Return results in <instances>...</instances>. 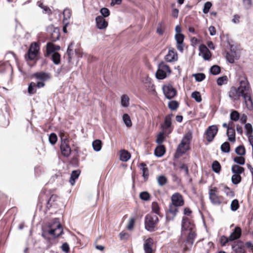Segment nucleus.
Masks as SVG:
<instances>
[{
  "label": "nucleus",
  "instance_id": "nucleus-1",
  "mask_svg": "<svg viewBox=\"0 0 253 253\" xmlns=\"http://www.w3.org/2000/svg\"><path fill=\"white\" fill-rule=\"evenodd\" d=\"M181 229L182 234H188L184 248L185 251H187L192 247L196 237L195 225L188 218L183 217L181 223Z\"/></svg>",
  "mask_w": 253,
  "mask_h": 253
},
{
  "label": "nucleus",
  "instance_id": "nucleus-2",
  "mask_svg": "<svg viewBox=\"0 0 253 253\" xmlns=\"http://www.w3.org/2000/svg\"><path fill=\"white\" fill-rule=\"evenodd\" d=\"M250 87L247 79L243 78L240 81V85L238 87L232 86L229 92V97L234 101H238L241 96L243 98L245 95L249 94L247 91Z\"/></svg>",
  "mask_w": 253,
  "mask_h": 253
},
{
  "label": "nucleus",
  "instance_id": "nucleus-3",
  "mask_svg": "<svg viewBox=\"0 0 253 253\" xmlns=\"http://www.w3.org/2000/svg\"><path fill=\"white\" fill-rule=\"evenodd\" d=\"M63 232L62 226L59 223L58 219L55 218L53 223L50 226V229L47 231H44L42 233V236L45 239H49L48 235L52 237H57Z\"/></svg>",
  "mask_w": 253,
  "mask_h": 253
},
{
  "label": "nucleus",
  "instance_id": "nucleus-4",
  "mask_svg": "<svg viewBox=\"0 0 253 253\" xmlns=\"http://www.w3.org/2000/svg\"><path fill=\"white\" fill-rule=\"evenodd\" d=\"M192 138V133L189 131L183 136L181 143L178 145L176 151V154H184L189 149V144Z\"/></svg>",
  "mask_w": 253,
  "mask_h": 253
},
{
  "label": "nucleus",
  "instance_id": "nucleus-5",
  "mask_svg": "<svg viewBox=\"0 0 253 253\" xmlns=\"http://www.w3.org/2000/svg\"><path fill=\"white\" fill-rule=\"evenodd\" d=\"M159 219L156 215L148 214L145 217V228L150 232L154 231V229L158 223Z\"/></svg>",
  "mask_w": 253,
  "mask_h": 253
},
{
  "label": "nucleus",
  "instance_id": "nucleus-6",
  "mask_svg": "<svg viewBox=\"0 0 253 253\" xmlns=\"http://www.w3.org/2000/svg\"><path fill=\"white\" fill-rule=\"evenodd\" d=\"M171 73V70L169 67L164 62H161L158 65V70L156 73V76L159 80H163L166 78Z\"/></svg>",
  "mask_w": 253,
  "mask_h": 253
},
{
  "label": "nucleus",
  "instance_id": "nucleus-7",
  "mask_svg": "<svg viewBox=\"0 0 253 253\" xmlns=\"http://www.w3.org/2000/svg\"><path fill=\"white\" fill-rule=\"evenodd\" d=\"M209 198L211 203L214 205H219L222 203V197L218 195V189L214 187L209 189Z\"/></svg>",
  "mask_w": 253,
  "mask_h": 253
},
{
  "label": "nucleus",
  "instance_id": "nucleus-8",
  "mask_svg": "<svg viewBox=\"0 0 253 253\" xmlns=\"http://www.w3.org/2000/svg\"><path fill=\"white\" fill-rule=\"evenodd\" d=\"M217 132L218 127L216 125H212L209 126L205 132L207 140L208 142L212 141Z\"/></svg>",
  "mask_w": 253,
  "mask_h": 253
},
{
  "label": "nucleus",
  "instance_id": "nucleus-9",
  "mask_svg": "<svg viewBox=\"0 0 253 253\" xmlns=\"http://www.w3.org/2000/svg\"><path fill=\"white\" fill-rule=\"evenodd\" d=\"M39 46L37 43L33 42L31 44L29 49L28 54L30 60H32L36 58L39 53Z\"/></svg>",
  "mask_w": 253,
  "mask_h": 253
},
{
  "label": "nucleus",
  "instance_id": "nucleus-10",
  "mask_svg": "<svg viewBox=\"0 0 253 253\" xmlns=\"http://www.w3.org/2000/svg\"><path fill=\"white\" fill-rule=\"evenodd\" d=\"M164 59L168 62H176L178 60V55L175 50L173 48H169Z\"/></svg>",
  "mask_w": 253,
  "mask_h": 253
},
{
  "label": "nucleus",
  "instance_id": "nucleus-11",
  "mask_svg": "<svg viewBox=\"0 0 253 253\" xmlns=\"http://www.w3.org/2000/svg\"><path fill=\"white\" fill-rule=\"evenodd\" d=\"M163 89L164 93L168 99H171L176 95V91L171 84L164 85Z\"/></svg>",
  "mask_w": 253,
  "mask_h": 253
},
{
  "label": "nucleus",
  "instance_id": "nucleus-12",
  "mask_svg": "<svg viewBox=\"0 0 253 253\" xmlns=\"http://www.w3.org/2000/svg\"><path fill=\"white\" fill-rule=\"evenodd\" d=\"M171 204L178 207L183 206L184 203L183 197L179 193L173 194L171 197Z\"/></svg>",
  "mask_w": 253,
  "mask_h": 253
},
{
  "label": "nucleus",
  "instance_id": "nucleus-13",
  "mask_svg": "<svg viewBox=\"0 0 253 253\" xmlns=\"http://www.w3.org/2000/svg\"><path fill=\"white\" fill-rule=\"evenodd\" d=\"M178 206L173 205L172 204L169 205L168 212L166 216L167 221H170L174 218L178 212Z\"/></svg>",
  "mask_w": 253,
  "mask_h": 253
},
{
  "label": "nucleus",
  "instance_id": "nucleus-14",
  "mask_svg": "<svg viewBox=\"0 0 253 253\" xmlns=\"http://www.w3.org/2000/svg\"><path fill=\"white\" fill-rule=\"evenodd\" d=\"M96 25L98 29L102 30L106 29L108 26V22L101 16H98L95 18Z\"/></svg>",
  "mask_w": 253,
  "mask_h": 253
},
{
  "label": "nucleus",
  "instance_id": "nucleus-15",
  "mask_svg": "<svg viewBox=\"0 0 253 253\" xmlns=\"http://www.w3.org/2000/svg\"><path fill=\"white\" fill-rule=\"evenodd\" d=\"M60 49V47L58 45L53 44V43L49 42L46 44V53L45 56L47 57L52 53H54L55 51L59 50Z\"/></svg>",
  "mask_w": 253,
  "mask_h": 253
},
{
  "label": "nucleus",
  "instance_id": "nucleus-16",
  "mask_svg": "<svg viewBox=\"0 0 253 253\" xmlns=\"http://www.w3.org/2000/svg\"><path fill=\"white\" fill-rule=\"evenodd\" d=\"M199 50L202 54L203 58L205 60H209L211 58V54L210 50L205 45H201L199 46Z\"/></svg>",
  "mask_w": 253,
  "mask_h": 253
},
{
  "label": "nucleus",
  "instance_id": "nucleus-17",
  "mask_svg": "<svg viewBox=\"0 0 253 253\" xmlns=\"http://www.w3.org/2000/svg\"><path fill=\"white\" fill-rule=\"evenodd\" d=\"M33 77L36 80L42 82H45L50 78L49 73L42 72L36 73L33 75Z\"/></svg>",
  "mask_w": 253,
  "mask_h": 253
},
{
  "label": "nucleus",
  "instance_id": "nucleus-18",
  "mask_svg": "<svg viewBox=\"0 0 253 253\" xmlns=\"http://www.w3.org/2000/svg\"><path fill=\"white\" fill-rule=\"evenodd\" d=\"M247 92L249 94L246 96L245 95L243 98L247 108L249 110H252L253 108V102L251 98L252 91L251 87L249 88Z\"/></svg>",
  "mask_w": 253,
  "mask_h": 253
},
{
  "label": "nucleus",
  "instance_id": "nucleus-19",
  "mask_svg": "<svg viewBox=\"0 0 253 253\" xmlns=\"http://www.w3.org/2000/svg\"><path fill=\"white\" fill-rule=\"evenodd\" d=\"M60 150L61 154L65 157H68L71 153L69 143H61Z\"/></svg>",
  "mask_w": 253,
  "mask_h": 253
},
{
  "label": "nucleus",
  "instance_id": "nucleus-20",
  "mask_svg": "<svg viewBox=\"0 0 253 253\" xmlns=\"http://www.w3.org/2000/svg\"><path fill=\"white\" fill-rule=\"evenodd\" d=\"M153 243V240L151 238H149L145 241L143 248L145 253H152V247Z\"/></svg>",
  "mask_w": 253,
  "mask_h": 253
},
{
  "label": "nucleus",
  "instance_id": "nucleus-21",
  "mask_svg": "<svg viewBox=\"0 0 253 253\" xmlns=\"http://www.w3.org/2000/svg\"><path fill=\"white\" fill-rule=\"evenodd\" d=\"M241 229L239 227H236L229 237V241H234L239 238L241 235Z\"/></svg>",
  "mask_w": 253,
  "mask_h": 253
},
{
  "label": "nucleus",
  "instance_id": "nucleus-22",
  "mask_svg": "<svg viewBox=\"0 0 253 253\" xmlns=\"http://www.w3.org/2000/svg\"><path fill=\"white\" fill-rule=\"evenodd\" d=\"M226 133L228 137V140L234 142L235 141V132L234 128L232 126L228 127Z\"/></svg>",
  "mask_w": 253,
  "mask_h": 253
},
{
  "label": "nucleus",
  "instance_id": "nucleus-23",
  "mask_svg": "<svg viewBox=\"0 0 253 253\" xmlns=\"http://www.w3.org/2000/svg\"><path fill=\"white\" fill-rule=\"evenodd\" d=\"M130 153L125 150L121 151L120 159L123 162H127L130 158Z\"/></svg>",
  "mask_w": 253,
  "mask_h": 253
},
{
  "label": "nucleus",
  "instance_id": "nucleus-24",
  "mask_svg": "<svg viewBox=\"0 0 253 253\" xmlns=\"http://www.w3.org/2000/svg\"><path fill=\"white\" fill-rule=\"evenodd\" d=\"M74 43L71 42L68 47L66 54L68 56V61L69 62H70L72 60L73 55L74 53V50L73 48Z\"/></svg>",
  "mask_w": 253,
  "mask_h": 253
},
{
  "label": "nucleus",
  "instance_id": "nucleus-25",
  "mask_svg": "<svg viewBox=\"0 0 253 253\" xmlns=\"http://www.w3.org/2000/svg\"><path fill=\"white\" fill-rule=\"evenodd\" d=\"M80 171L79 170H73L71 174L69 182L72 185H73L75 183V180L77 179L80 174Z\"/></svg>",
  "mask_w": 253,
  "mask_h": 253
},
{
  "label": "nucleus",
  "instance_id": "nucleus-26",
  "mask_svg": "<svg viewBox=\"0 0 253 253\" xmlns=\"http://www.w3.org/2000/svg\"><path fill=\"white\" fill-rule=\"evenodd\" d=\"M59 136L61 138V143H69V136L64 130H60Z\"/></svg>",
  "mask_w": 253,
  "mask_h": 253
},
{
  "label": "nucleus",
  "instance_id": "nucleus-27",
  "mask_svg": "<svg viewBox=\"0 0 253 253\" xmlns=\"http://www.w3.org/2000/svg\"><path fill=\"white\" fill-rule=\"evenodd\" d=\"M64 18L63 22L66 25L68 24L67 22L68 20L69 19L71 16V11L70 9L66 8L64 10L63 12Z\"/></svg>",
  "mask_w": 253,
  "mask_h": 253
},
{
  "label": "nucleus",
  "instance_id": "nucleus-28",
  "mask_svg": "<svg viewBox=\"0 0 253 253\" xmlns=\"http://www.w3.org/2000/svg\"><path fill=\"white\" fill-rule=\"evenodd\" d=\"M165 153V148L164 146L160 145L158 146L155 150V154L156 156L161 157Z\"/></svg>",
  "mask_w": 253,
  "mask_h": 253
},
{
  "label": "nucleus",
  "instance_id": "nucleus-29",
  "mask_svg": "<svg viewBox=\"0 0 253 253\" xmlns=\"http://www.w3.org/2000/svg\"><path fill=\"white\" fill-rule=\"evenodd\" d=\"M231 170L233 173L237 174H240L244 171V169L237 165H234L232 167Z\"/></svg>",
  "mask_w": 253,
  "mask_h": 253
},
{
  "label": "nucleus",
  "instance_id": "nucleus-30",
  "mask_svg": "<svg viewBox=\"0 0 253 253\" xmlns=\"http://www.w3.org/2000/svg\"><path fill=\"white\" fill-rule=\"evenodd\" d=\"M121 105L123 107H127L129 105V98L126 94H123L121 96Z\"/></svg>",
  "mask_w": 253,
  "mask_h": 253
},
{
  "label": "nucleus",
  "instance_id": "nucleus-31",
  "mask_svg": "<svg viewBox=\"0 0 253 253\" xmlns=\"http://www.w3.org/2000/svg\"><path fill=\"white\" fill-rule=\"evenodd\" d=\"M92 145L94 150L95 151H99L101 149L102 142L99 139H96L93 141Z\"/></svg>",
  "mask_w": 253,
  "mask_h": 253
},
{
  "label": "nucleus",
  "instance_id": "nucleus-32",
  "mask_svg": "<svg viewBox=\"0 0 253 253\" xmlns=\"http://www.w3.org/2000/svg\"><path fill=\"white\" fill-rule=\"evenodd\" d=\"M171 124V118L170 115L167 116L165 119L164 125L163 126L164 129L169 128Z\"/></svg>",
  "mask_w": 253,
  "mask_h": 253
},
{
  "label": "nucleus",
  "instance_id": "nucleus-33",
  "mask_svg": "<svg viewBox=\"0 0 253 253\" xmlns=\"http://www.w3.org/2000/svg\"><path fill=\"white\" fill-rule=\"evenodd\" d=\"M212 169L214 172L217 173H219L221 170V166L218 161H213L212 164Z\"/></svg>",
  "mask_w": 253,
  "mask_h": 253
},
{
  "label": "nucleus",
  "instance_id": "nucleus-34",
  "mask_svg": "<svg viewBox=\"0 0 253 253\" xmlns=\"http://www.w3.org/2000/svg\"><path fill=\"white\" fill-rule=\"evenodd\" d=\"M226 57L228 62L231 63H234L235 60L237 59L235 52H233L227 53Z\"/></svg>",
  "mask_w": 253,
  "mask_h": 253
},
{
  "label": "nucleus",
  "instance_id": "nucleus-35",
  "mask_svg": "<svg viewBox=\"0 0 253 253\" xmlns=\"http://www.w3.org/2000/svg\"><path fill=\"white\" fill-rule=\"evenodd\" d=\"M123 119L124 123L127 127H130L132 126V123L128 115L125 114L123 115Z\"/></svg>",
  "mask_w": 253,
  "mask_h": 253
},
{
  "label": "nucleus",
  "instance_id": "nucleus-36",
  "mask_svg": "<svg viewBox=\"0 0 253 253\" xmlns=\"http://www.w3.org/2000/svg\"><path fill=\"white\" fill-rule=\"evenodd\" d=\"M230 118L232 121L236 122L240 119V114L237 111L233 110L230 113Z\"/></svg>",
  "mask_w": 253,
  "mask_h": 253
},
{
  "label": "nucleus",
  "instance_id": "nucleus-37",
  "mask_svg": "<svg viewBox=\"0 0 253 253\" xmlns=\"http://www.w3.org/2000/svg\"><path fill=\"white\" fill-rule=\"evenodd\" d=\"M52 60L55 64L58 65L60 62V55L58 52H54L52 55Z\"/></svg>",
  "mask_w": 253,
  "mask_h": 253
},
{
  "label": "nucleus",
  "instance_id": "nucleus-38",
  "mask_svg": "<svg viewBox=\"0 0 253 253\" xmlns=\"http://www.w3.org/2000/svg\"><path fill=\"white\" fill-rule=\"evenodd\" d=\"M228 81L227 77L226 76H224L218 78L217 79V84L218 85H222L224 84H226Z\"/></svg>",
  "mask_w": 253,
  "mask_h": 253
},
{
  "label": "nucleus",
  "instance_id": "nucleus-39",
  "mask_svg": "<svg viewBox=\"0 0 253 253\" xmlns=\"http://www.w3.org/2000/svg\"><path fill=\"white\" fill-rule=\"evenodd\" d=\"M36 84L34 82H31L29 85L28 91L30 94H34L36 93Z\"/></svg>",
  "mask_w": 253,
  "mask_h": 253
},
{
  "label": "nucleus",
  "instance_id": "nucleus-40",
  "mask_svg": "<svg viewBox=\"0 0 253 253\" xmlns=\"http://www.w3.org/2000/svg\"><path fill=\"white\" fill-rule=\"evenodd\" d=\"M235 152L239 155H244L246 153V150L244 146L242 145L238 146L235 149Z\"/></svg>",
  "mask_w": 253,
  "mask_h": 253
},
{
  "label": "nucleus",
  "instance_id": "nucleus-41",
  "mask_svg": "<svg viewBox=\"0 0 253 253\" xmlns=\"http://www.w3.org/2000/svg\"><path fill=\"white\" fill-rule=\"evenodd\" d=\"M157 181L159 185L163 186L167 182V179L164 175L159 176L157 178Z\"/></svg>",
  "mask_w": 253,
  "mask_h": 253
},
{
  "label": "nucleus",
  "instance_id": "nucleus-42",
  "mask_svg": "<svg viewBox=\"0 0 253 253\" xmlns=\"http://www.w3.org/2000/svg\"><path fill=\"white\" fill-rule=\"evenodd\" d=\"M211 73L213 75H216L220 73V68L217 65H213L210 69Z\"/></svg>",
  "mask_w": 253,
  "mask_h": 253
},
{
  "label": "nucleus",
  "instance_id": "nucleus-43",
  "mask_svg": "<svg viewBox=\"0 0 253 253\" xmlns=\"http://www.w3.org/2000/svg\"><path fill=\"white\" fill-rule=\"evenodd\" d=\"M178 103L176 101H170L168 103L169 108L171 110H175L178 107Z\"/></svg>",
  "mask_w": 253,
  "mask_h": 253
},
{
  "label": "nucleus",
  "instance_id": "nucleus-44",
  "mask_svg": "<svg viewBox=\"0 0 253 253\" xmlns=\"http://www.w3.org/2000/svg\"><path fill=\"white\" fill-rule=\"evenodd\" d=\"M192 98H194L197 102H200L202 101V98L200 93L198 91H194L191 94Z\"/></svg>",
  "mask_w": 253,
  "mask_h": 253
},
{
  "label": "nucleus",
  "instance_id": "nucleus-45",
  "mask_svg": "<svg viewBox=\"0 0 253 253\" xmlns=\"http://www.w3.org/2000/svg\"><path fill=\"white\" fill-rule=\"evenodd\" d=\"M140 198L144 201H148L150 199V194L146 191L142 192L139 194Z\"/></svg>",
  "mask_w": 253,
  "mask_h": 253
},
{
  "label": "nucleus",
  "instance_id": "nucleus-46",
  "mask_svg": "<svg viewBox=\"0 0 253 253\" xmlns=\"http://www.w3.org/2000/svg\"><path fill=\"white\" fill-rule=\"evenodd\" d=\"M234 161L237 164L243 165L245 163V159L242 156H237L234 158Z\"/></svg>",
  "mask_w": 253,
  "mask_h": 253
},
{
  "label": "nucleus",
  "instance_id": "nucleus-47",
  "mask_svg": "<svg viewBox=\"0 0 253 253\" xmlns=\"http://www.w3.org/2000/svg\"><path fill=\"white\" fill-rule=\"evenodd\" d=\"M221 150L224 153H228L230 151V144L227 142H224L221 146Z\"/></svg>",
  "mask_w": 253,
  "mask_h": 253
},
{
  "label": "nucleus",
  "instance_id": "nucleus-48",
  "mask_svg": "<svg viewBox=\"0 0 253 253\" xmlns=\"http://www.w3.org/2000/svg\"><path fill=\"white\" fill-rule=\"evenodd\" d=\"M230 207L231 210L232 211H235L237 210V209L239 207L238 201L237 199H234V200H233L231 202Z\"/></svg>",
  "mask_w": 253,
  "mask_h": 253
},
{
  "label": "nucleus",
  "instance_id": "nucleus-49",
  "mask_svg": "<svg viewBox=\"0 0 253 253\" xmlns=\"http://www.w3.org/2000/svg\"><path fill=\"white\" fill-rule=\"evenodd\" d=\"M232 181L235 184H237L241 181V177L240 174H234L232 176Z\"/></svg>",
  "mask_w": 253,
  "mask_h": 253
},
{
  "label": "nucleus",
  "instance_id": "nucleus-50",
  "mask_svg": "<svg viewBox=\"0 0 253 253\" xmlns=\"http://www.w3.org/2000/svg\"><path fill=\"white\" fill-rule=\"evenodd\" d=\"M195 79L197 82H201L203 81L205 78L206 76L203 73H198L194 75Z\"/></svg>",
  "mask_w": 253,
  "mask_h": 253
},
{
  "label": "nucleus",
  "instance_id": "nucleus-51",
  "mask_svg": "<svg viewBox=\"0 0 253 253\" xmlns=\"http://www.w3.org/2000/svg\"><path fill=\"white\" fill-rule=\"evenodd\" d=\"M245 129L246 130V134L247 135H249L252 134L253 129L252 126L250 123H247L245 125Z\"/></svg>",
  "mask_w": 253,
  "mask_h": 253
},
{
  "label": "nucleus",
  "instance_id": "nucleus-52",
  "mask_svg": "<svg viewBox=\"0 0 253 253\" xmlns=\"http://www.w3.org/2000/svg\"><path fill=\"white\" fill-rule=\"evenodd\" d=\"M211 6H212L211 2L210 1L206 2L205 3L204 6V8L203 10V12L205 14L208 13L209 12V10H210L211 7Z\"/></svg>",
  "mask_w": 253,
  "mask_h": 253
},
{
  "label": "nucleus",
  "instance_id": "nucleus-53",
  "mask_svg": "<svg viewBox=\"0 0 253 253\" xmlns=\"http://www.w3.org/2000/svg\"><path fill=\"white\" fill-rule=\"evenodd\" d=\"M48 138L49 142L52 145L55 144L57 140V137L54 133L50 134Z\"/></svg>",
  "mask_w": 253,
  "mask_h": 253
},
{
  "label": "nucleus",
  "instance_id": "nucleus-54",
  "mask_svg": "<svg viewBox=\"0 0 253 253\" xmlns=\"http://www.w3.org/2000/svg\"><path fill=\"white\" fill-rule=\"evenodd\" d=\"M141 166L142 167V169L143 171V176L145 179H147L148 176V170L146 166L144 163L141 164Z\"/></svg>",
  "mask_w": 253,
  "mask_h": 253
},
{
  "label": "nucleus",
  "instance_id": "nucleus-55",
  "mask_svg": "<svg viewBox=\"0 0 253 253\" xmlns=\"http://www.w3.org/2000/svg\"><path fill=\"white\" fill-rule=\"evenodd\" d=\"M184 36L182 34H175V39L177 43H181L183 42Z\"/></svg>",
  "mask_w": 253,
  "mask_h": 253
},
{
  "label": "nucleus",
  "instance_id": "nucleus-56",
  "mask_svg": "<svg viewBox=\"0 0 253 253\" xmlns=\"http://www.w3.org/2000/svg\"><path fill=\"white\" fill-rule=\"evenodd\" d=\"M152 210L153 212L156 214H159L160 208L158 204L156 202H153L152 204Z\"/></svg>",
  "mask_w": 253,
  "mask_h": 253
},
{
  "label": "nucleus",
  "instance_id": "nucleus-57",
  "mask_svg": "<svg viewBox=\"0 0 253 253\" xmlns=\"http://www.w3.org/2000/svg\"><path fill=\"white\" fill-rule=\"evenodd\" d=\"M100 12L101 13V14L103 15L104 18L107 17L109 16V15H110V11H109V9L105 7L102 8L100 9Z\"/></svg>",
  "mask_w": 253,
  "mask_h": 253
},
{
  "label": "nucleus",
  "instance_id": "nucleus-58",
  "mask_svg": "<svg viewBox=\"0 0 253 253\" xmlns=\"http://www.w3.org/2000/svg\"><path fill=\"white\" fill-rule=\"evenodd\" d=\"M224 192L227 196L230 197H233L234 196V192L228 187H225L224 188Z\"/></svg>",
  "mask_w": 253,
  "mask_h": 253
},
{
  "label": "nucleus",
  "instance_id": "nucleus-59",
  "mask_svg": "<svg viewBox=\"0 0 253 253\" xmlns=\"http://www.w3.org/2000/svg\"><path fill=\"white\" fill-rule=\"evenodd\" d=\"M164 140V134L163 132H161L157 136V138L156 139V142L159 144H161Z\"/></svg>",
  "mask_w": 253,
  "mask_h": 253
},
{
  "label": "nucleus",
  "instance_id": "nucleus-60",
  "mask_svg": "<svg viewBox=\"0 0 253 253\" xmlns=\"http://www.w3.org/2000/svg\"><path fill=\"white\" fill-rule=\"evenodd\" d=\"M164 30V27L163 24L161 23H159L157 29V32L160 35H162L163 34Z\"/></svg>",
  "mask_w": 253,
  "mask_h": 253
},
{
  "label": "nucleus",
  "instance_id": "nucleus-61",
  "mask_svg": "<svg viewBox=\"0 0 253 253\" xmlns=\"http://www.w3.org/2000/svg\"><path fill=\"white\" fill-rule=\"evenodd\" d=\"M134 222H135V219L134 218H131L129 220L128 225H127V229L128 230L132 229V228H133Z\"/></svg>",
  "mask_w": 253,
  "mask_h": 253
},
{
  "label": "nucleus",
  "instance_id": "nucleus-62",
  "mask_svg": "<svg viewBox=\"0 0 253 253\" xmlns=\"http://www.w3.org/2000/svg\"><path fill=\"white\" fill-rule=\"evenodd\" d=\"M229 241V238H227L224 236H222L220 238V244L222 246H225L226 244Z\"/></svg>",
  "mask_w": 253,
  "mask_h": 253
},
{
  "label": "nucleus",
  "instance_id": "nucleus-63",
  "mask_svg": "<svg viewBox=\"0 0 253 253\" xmlns=\"http://www.w3.org/2000/svg\"><path fill=\"white\" fill-rule=\"evenodd\" d=\"M243 4L246 8H249L252 5V0H242Z\"/></svg>",
  "mask_w": 253,
  "mask_h": 253
},
{
  "label": "nucleus",
  "instance_id": "nucleus-64",
  "mask_svg": "<svg viewBox=\"0 0 253 253\" xmlns=\"http://www.w3.org/2000/svg\"><path fill=\"white\" fill-rule=\"evenodd\" d=\"M240 16L238 14H235L233 16V18L232 19V22L235 24H238L240 22Z\"/></svg>",
  "mask_w": 253,
  "mask_h": 253
}]
</instances>
